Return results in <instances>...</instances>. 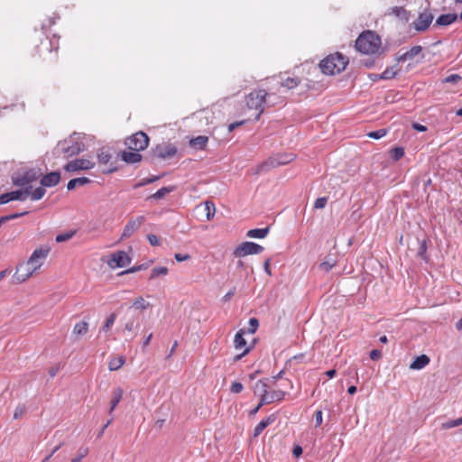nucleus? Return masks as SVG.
Listing matches in <instances>:
<instances>
[{
    "mask_svg": "<svg viewBox=\"0 0 462 462\" xmlns=\"http://www.w3.org/2000/svg\"><path fill=\"white\" fill-rule=\"evenodd\" d=\"M272 94L263 88L254 89L245 96V103L248 109H254L257 111L254 120L258 121L261 115L264 111V106L270 107L275 105L276 102H271Z\"/></svg>",
    "mask_w": 462,
    "mask_h": 462,
    "instance_id": "obj_1",
    "label": "nucleus"
},
{
    "mask_svg": "<svg viewBox=\"0 0 462 462\" xmlns=\"http://www.w3.org/2000/svg\"><path fill=\"white\" fill-rule=\"evenodd\" d=\"M85 150V143L78 140L77 133H73L69 138L58 142L53 150V154L56 157L62 156L64 159H69V157L79 154Z\"/></svg>",
    "mask_w": 462,
    "mask_h": 462,
    "instance_id": "obj_2",
    "label": "nucleus"
},
{
    "mask_svg": "<svg viewBox=\"0 0 462 462\" xmlns=\"http://www.w3.org/2000/svg\"><path fill=\"white\" fill-rule=\"evenodd\" d=\"M381 37L374 31H365L359 34L355 42L356 51L363 54H375L379 52Z\"/></svg>",
    "mask_w": 462,
    "mask_h": 462,
    "instance_id": "obj_3",
    "label": "nucleus"
},
{
    "mask_svg": "<svg viewBox=\"0 0 462 462\" xmlns=\"http://www.w3.org/2000/svg\"><path fill=\"white\" fill-rule=\"evenodd\" d=\"M348 61L349 60L346 55L337 51L321 60L319 67L323 74L332 76L345 70Z\"/></svg>",
    "mask_w": 462,
    "mask_h": 462,
    "instance_id": "obj_4",
    "label": "nucleus"
},
{
    "mask_svg": "<svg viewBox=\"0 0 462 462\" xmlns=\"http://www.w3.org/2000/svg\"><path fill=\"white\" fill-rule=\"evenodd\" d=\"M177 152L178 148L173 143L163 142L152 147L144 157V161L150 164H154L157 160L171 159Z\"/></svg>",
    "mask_w": 462,
    "mask_h": 462,
    "instance_id": "obj_5",
    "label": "nucleus"
},
{
    "mask_svg": "<svg viewBox=\"0 0 462 462\" xmlns=\"http://www.w3.org/2000/svg\"><path fill=\"white\" fill-rule=\"evenodd\" d=\"M59 43L56 35L53 34V39L48 37L41 41V43L36 46L35 51L40 58L45 60V56L49 55L51 61H56L58 59Z\"/></svg>",
    "mask_w": 462,
    "mask_h": 462,
    "instance_id": "obj_6",
    "label": "nucleus"
},
{
    "mask_svg": "<svg viewBox=\"0 0 462 462\" xmlns=\"http://www.w3.org/2000/svg\"><path fill=\"white\" fill-rule=\"evenodd\" d=\"M42 174L41 169L31 168L23 171V174L12 176V182L14 186L25 189L27 186H31L32 182L36 181Z\"/></svg>",
    "mask_w": 462,
    "mask_h": 462,
    "instance_id": "obj_7",
    "label": "nucleus"
},
{
    "mask_svg": "<svg viewBox=\"0 0 462 462\" xmlns=\"http://www.w3.org/2000/svg\"><path fill=\"white\" fill-rule=\"evenodd\" d=\"M149 142V136L144 132L139 131L127 137L125 141V144L129 150L141 152L148 147Z\"/></svg>",
    "mask_w": 462,
    "mask_h": 462,
    "instance_id": "obj_8",
    "label": "nucleus"
},
{
    "mask_svg": "<svg viewBox=\"0 0 462 462\" xmlns=\"http://www.w3.org/2000/svg\"><path fill=\"white\" fill-rule=\"evenodd\" d=\"M42 266V263L31 266L27 263H21L17 265L16 271L13 276V281L14 283H22L25 282L32 274Z\"/></svg>",
    "mask_w": 462,
    "mask_h": 462,
    "instance_id": "obj_9",
    "label": "nucleus"
},
{
    "mask_svg": "<svg viewBox=\"0 0 462 462\" xmlns=\"http://www.w3.org/2000/svg\"><path fill=\"white\" fill-rule=\"evenodd\" d=\"M264 248L254 242H243L233 252L235 257H245L249 254H261Z\"/></svg>",
    "mask_w": 462,
    "mask_h": 462,
    "instance_id": "obj_10",
    "label": "nucleus"
},
{
    "mask_svg": "<svg viewBox=\"0 0 462 462\" xmlns=\"http://www.w3.org/2000/svg\"><path fill=\"white\" fill-rule=\"evenodd\" d=\"M32 186H27L23 189H16L0 195V205L7 204L10 201L19 200L24 201L29 197Z\"/></svg>",
    "mask_w": 462,
    "mask_h": 462,
    "instance_id": "obj_11",
    "label": "nucleus"
},
{
    "mask_svg": "<svg viewBox=\"0 0 462 462\" xmlns=\"http://www.w3.org/2000/svg\"><path fill=\"white\" fill-rule=\"evenodd\" d=\"M434 19V15L429 9H425L419 14L417 19L412 23L413 28L417 32H425L428 30Z\"/></svg>",
    "mask_w": 462,
    "mask_h": 462,
    "instance_id": "obj_12",
    "label": "nucleus"
},
{
    "mask_svg": "<svg viewBox=\"0 0 462 462\" xmlns=\"http://www.w3.org/2000/svg\"><path fill=\"white\" fill-rule=\"evenodd\" d=\"M292 160L291 155L270 157L267 161L263 162L258 166L257 172L266 171L272 168H276L283 165Z\"/></svg>",
    "mask_w": 462,
    "mask_h": 462,
    "instance_id": "obj_13",
    "label": "nucleus"
},
{
    "mask_svg": "<svg viewBox=\"0 0 462 462\" xmlns=\"http://www.w3.org/2000/svg\"><path fill=\"white\" fill-rule=\"evenodd\" d=\"M132 258L125 251H116L111 254V259L108 261V265L115 268H122L128 265Z\"/></svg>",
    "mask_w": 462,
    "mask_h": 462,
    "instance_id": "obj_14",
    "label": "nucleus"
},
{
    "mask_svg": "<svg viewBox=\"0 0 462 462\" xmlns=\"http://www.w3.org/2000/svg\"><path fill=\"white\" fill-rule=\"evenodd\" d=\"M95 167V162L87 159H76L68 162L64 170L68 172H74L81 170H90Z\"/></svg>",
    "mask_w": 462,
    "mask_h": 462,
    "instance_id": "obj_15",
    "label": "nucleus"
},
{
    "mask_svg": "<svg viewBox=\"0 0 462 462\" xmlns=\"http://www.w3.org/2000/svg\"><path fill=\"white\" fill-rule=\"evenodd\" d=\"M144 221L145 217L143 216H139L134 219H130L124 227L121 239L130 237L136 230L140 228Z\"/></svg>",
    "mask_w": 462,
    "mask_h": 462,
    "instance_id": "obj_16",
    "label": "nucleus"
},
{
    "mask_svg": "<svg viewBox=\"0 0 462 462\" xmlns=\"http://www.w3.org/2000/svg\"><path fill=\"white\" fill-rule=\"evenodd\" d=\"M40 183L42 187L51 188L58 185L61 179V174L59 171L49 172L41 176Z\"/></svg>",
    "mask_w": 462,
    "mask_h": 462,
    "instance_id": "obj_17",
    "label": "nucleus"
},
{
    "mask_svg": "<svg viewBox=\"0 0 462 462\" xmlns=\"http://www.w3.org/2000/svg\"><path fill=\"white\" fill-rule=\"evenodd\" d=\"M285 395L286 393L282 390L273 391L271 393L267 391V393L260 399V406L280 402L284 399Z\"/></svg>",
    "mask_w": 462,
    "mask_h": 462,
    "instance_id": "obj_18",
    "label": "nucleus"
},
{
    "mask_svg": "<svg viewBox=\"0 0 462 462\" xmlns=\"http://www.w3.org/2000/svg\"><path fill=\"white\" fill-rule=\"evenodd\" d=\"M118 157L127 164H134L140 162L143 160V155L137 151H122L118 152Z\"/></svg>",
    "mask_w": 462,
    "mask_h": 462,
    "instance_id": "obj_19",
    "label": "nucleus"
},
{
    "mask_svg": "<svg viewBox=\"0 0 462 462\" xmlns=\"http://www.w3.org/2000/svg\"><path fill=\"white\" fill-rule=\"evenodd\" d=\"M49 253H50L49 247L37 248L33 251V253L32 254V255L30 256V258L28 259V261L26 263L33 267L34 265H37L38 263H41L40 260L45 259L48 256Z\"/></svg>",
    "mask_w": 462,
    "mask_h": 462,
    "instance_id": "obj_20",
    "label": "nucleus"
},
{
    "mask_svg": "<svg viewBox=\"0 0 462 462\" xmlns=\"http://www.w3.org/2000/svg\"><path fill=\"white\" fill-rule=\"evenodd\" d=\"M457 19H458V15L455 13L443 14H440L437 18L433 26L434 27L448 26V25L452 24L453 23H455Z\"/></svg>",
    "mask_w": 462,
    "mask_h": 462,
    "instance_id": "obj_21",
    "label": "nucleus"
},
{
    "mask_svg": "<svg viewBox=\"0 0 462 462\" xmlns=\"http://www.w3.org/2000/svg\"><path fill=\"white\" fill-rule=\"evenodd\" d=\"M281 81H280V88H285L286 91L294 89L298 86L300 85L301 79L299 77H287L283 78L282 75H280Z\"/></svg>",
    "mask_w": 462,
    "mask_h": 462,
    "instance_id": "obj_22",
    "label": "nucleus"
},
{
    "mask_svg": "<svg viewBox=\"0 0 462 462\" xmlns=\"http://www.w3.org/2000/svg\"><path fill=\"white\" fill-rule=\"evenodd\" d=\"M277 419V412L272 413L265 419L262 420L254 430V437H258L269 425L273 423Z\"/></svg>",
    "mask_w": 462,
    "mask_h": 462,
    "instance_id": "obj_23",
    "label": "nucleus"
},
{
    "mask_svg": "<svg viewBox=\"0 0 462 462\" xmlns=\"http://www.w3.org/2000/svg\"><path fill=\"white\" fill-rule=\"evenodd\" d=\"M430 362V357L425 354H421L414 357L412 362L410 364L409 368L411 370H420L424 368L426 365H428Z\"/></svg>",
    "mask_w": 462,
    "mask_h": 462,
    "instance_id": "obj_24",
    "label": "nucleus"
},
{
    "mask_svg": "<svg viewBox=\"0 0 462 462\" xmlns=\"http://www.w3.org/2000/svg\"><path fill=\"white\" fill-rule=\"evenodd\" d=\"M196 210L206 212L207 220H211L215 216L216 207L214 202L211 200H207L204 203L197 206Z\"/></svg>",
    "mask_w": 462,
    "mask_h": 462,
    "instance_id": "obj_25",
    "label": "nucleus"
},
{
    "mask_svg": "<svg viewBox=\"0 0 462 462\" xmlns=\"http://www.w3.org/2000/svg\"><path fill=\"white\" fill-rule=\"evenodd\" d=\"M390 14H394L401 21L407 23L410 19V12L402 6H393L390 9Z\"/></svg>",
    "mask_w": 462,
    "mask_h": 462,
    "instance_id": "obj_26",
    "label": "nucleus"
},
{
    "mask_svg": "<svg viewBox=\"0 0 462 462\" xmlns=\"http://www.w3.org/2000/svg\"><path fill=\"white\" fill-rule=\"evenodd\" d=\"M208 142V137L205 135H199L189 141V145L197 150H205Z\"/></svg>",
    "mask_w": 462,
    "mask_h": 462,
    "instance_id": "obj_27",
    "label": "nucleus"
},
{
    "mask_svg": "<svg viewBox=\"0 0 462 462\" xmlns=\"http://www.w3.org/2000/svg\"><path fill=\"white\" fill-rule=\"evenodd\" d=\"M123 394H124V391L121 387H116L113 390L112 399L110 401L109 413H112V411L118 405V403L122 400Z\"/></svg>",
    "mask_w": 462,
    "mask_h": 462,
    "instance_id": "obj_28",
    "label": "nucleus"
},
{
    "mask_svg": "<svg viewBox=\"0 0 462 462\" xmlns=\"http://www.w3.org/2000/svg\"><path fill=\"white\" fill-rule=\"evenodd\" d=\"M266 381H269L268 378L259 380L254 385V393L255 395H259L261 398L267 393L269 385Z\"/></svg>",
    "mask_w": 462,
    "mask_h": 462,
    "instance_id": "obj_29",
    "label": "nucleus"
},
{
    "mask_svg": "<svg viewBox=\"0 0 462 462\" xmlns=\"http://www.w3.org/2000/svg\"><path fill=\"white\" fill-rule=\"evenodd\" d=\"M97 161L99 164L106 165L112 159V154L109 152V148L101 147L97 151Z\"/></svg>",
    "mask_w": 462,
    "mask_h": 462,
    "instance_id": "obj_30",
    "label": "nucleus"
},
{
    "mask_svg": "<svg viewBox=\"0 0 462 462\" xmlns=\"http://www.w3.org/2000/svg\"><path fill=\"white\" fill-rule=\"evenodd\" d=\"M91 182H92V180L90 179H88V177L74 178V179H71L67 183V189H68V190H73L78 186H84V185L89 184Z\"/></svg>",
    "mask_w": 462,
    "mask_h": 462,
    "instance_id": "obj_31",
    "label": "nucleus"
},
{
    "mask_svg": "<svg viewBox=\"0 0 462 462\" xmlns=\"http://www.w3.org/2000/svg\"><path fill=\"white\" fill-rule=\"evenodd\" d=\"M270 232V226L264 228H254L247 231L246 236L251 238H264Z\"/></svg>",
    "mask_w": 462,
    "mask_h": 462,
    "instance_id": "obj_32",
    "label": "nucleus"
},
{
    "mask_svg": "<svg viewBox=\"0 0 462 462\" xmlns=\"http://www.w3.org/2000/svg\"><path fill=\"white\" fill-rule=\"evenodd\" d=\"M176 189L175 186H167V187H162L160 189H158L155 193L152 194L151 196H149L147 198V199H163L167 194L174 191Z\"/></svg>",
    "mask_w": 462,
    "mask_h": 462,
    "instance_id": "obj_33",
    "label": "nucleus"
},
{
    "mask_svg": "<svg viewBox=\"0 0 462 462\" xmlns=\"http://www.w3.org/2000/svg\"><path fill=\"white\" fill-rule=\"evenodd\" d=\"M418 242H419L420 245H419V248L417 251V256L419 258H420L421 260H423L424 262L428 263L429 256L427 254V249H428L427 240L426 239L420 240L418 238Z\"/></svg>",
    "mask_w": 462,
    "mask_h": 462,
    "instance_id": "obj_34",
    "label": "nucleus"
},
{
    "mask_svg": "<svg viewBox=\"0 0 462 462\" xmlns=\"http://www.w3.org/2000/svg\"><path fill=\"white\" fill-rule=\"evenodd\" d=\"M245 334V331L243 328L236 332V334L235 336V339H234V345L236 349L247 347L246 340L244 337Z\"/></svg>",
    "mask_w": 462,
    "mask_h": 462,
    "instance_id": "obj_35",
    "label": "nucleus"
},
{
    "mask_svg": "<svg viewBox=\"0 0 462 462\" xmlns=\"http://www.w3.org/2000/svg\"><path fill=\"white\" fill-rule=\"evenodd\" d=\"M125 363V357L119 356L118 357H113L108 363V369L110 371L118 370Z\"/></svg>",
    "mask_w": 462,
    "mask_h": 462,
    "instance_id": "obj_36",
    "label": "nucleus"
},
{
    "mask_svg": "<svg viewBox=\"0 0 462 462\" xmlns=\"http://www.w3.org/2000/svg\"><path fill=\"white\" fill-rule=\"evenodd\" d=\"M337 263V261L330 255L327 256L325 260L319 263V267L324 272H329Z\"/></svg>",
    "mask_w": 462,
    "mask_h": 462,
    "instance_id": "obj_37",
    "label": "nucleus"
},
{
    "mask_svg": "<svg viewBox=\"0 0 462 462\" xmlns=\"http://www.w3.org/2000/svg\"><path fill=\"white\" fill-rule=\"evenodd\" d=\"M165 175H166V173L163 172L161 175L152 176L150 178H144L140 182L134 184V189H138L140 187H143V186H145L148 184H152V183L159 180L161 178L164 177Z\"/></svg>",
    "mask_w": 462,
    "mask_h": 462,
    "instance_id": "obj_38",
    "label": "nucleus"
},
{
    "mask_svg": "<svg viewBox=\"0 0 462 462\" xmlns=\"http://www.w3.org/2000/svg\"><path fill=\"white\" fill-rule=\"evenodd\" d=\"M404 148L402 146H396L390 150L391 158L393 162H398L404 156Z\"/></svg>",
    "mask_w": 462,
    "mask_h": 462,
    "instance_id": "obj_39",
    "label": "nucleus"
},
{
    "mask_svg": "<svg viewBox=\"0 0 462 462\" xmlns=\"http://www.w3.org/2000/svg\"><path fill=\"white\" fill-rule=\"evenodd\" d=\"M45 187H37L34 190L32 189H31V193H29V196L32 200H40L43 198V196L46 193V190L44 189Z\"/></svg>",
    "mask_w": 462,
    "mask_h": 462,
    "instance_id": "obj_40",
    "label": "nucleus"
},
{
    "mask_svg": "<svg viewBox=\"0 0 462 462\" xmlns=\"http://www.w3.org/2000/svg\"><path fill=\"white\" fill-rule=\"evenodd\" d=\"M29 214V211H23V212H19V213H13V214H10V215H5V216H3V217H0V226L9 221V220H13V219H16V218H19L21 217H23V216H26Z\"/></svg>",
    "mask_w": 462,
    "mask_h": 462,
    "instance_id": "obj_41",
    "label": "nucleus"
},
{
    "mask_svg": "<svg viewBox=\"0 0 462 462\" xmlns=\"http://www.w3.org/2000/svg\"><path fill=\"white\" fill-rule=\"evenodd\" d=\"M88 324L86 321L79 322L75 325L73 332L78 336H83L88 332Z\"/></svg>",
    "mask_w": 462,
    "mask_h": 462,
    "instance_id": "obj_42",
    "label": "nucleus"
},
{
    "mask_svg": "<svg viewBox=\"0 0 462 462\" xmlns=\"http://www.w3.org/2000/svg\"><path fill=\"white\" fill-rule=\"evenodd\" d=\"M168 273H169V270L165 266L154 267L152 270L149 280H153V279L157 278L159 275H166V274H168Z\"/></svg>",
    "mask_w": 462,
    "mask_h": 462,
    "instance_id": "obj_43",
    "label": "nucleus"
},
{
    "mask_svg": "<svg viewBox=\"0 0 462 462\" xmlns=\"http://www.w3.org/2000/svg\"><path fill=\"white\" fill-rule=\"evenodd\" d=\"M133 307L137 310H143L150 307V303L147 302L143 297H137L133 303Z\"/></svg>",
    "mask_w": 462,
    "mask_h": 462,
    "instance_id": "obj_44",
    "label": "nucleus"
},
{
    "mask_svg": "<svg viewBox=\"0 0 462 462\" xmlns=\"http://www.w3.org/2000/svg\"><path fill=\"white\" fill-rule=\"evenodd\" d=\"M149 267V263H142L136 266H133L131 268H128L127 270L123 271L119 273V275L128 274V273H134L142 270H145Z\"/></svg>",
    "mask_w": 462,
    "mask_h": 462,
    "instance_id": "obj_45",
    "label": "nucleus"
},
{
    "mask_svg": "<svg viewBox=\"0 0 462 462\" xmlns=\"http://www.w3.org/2000/svg\"><path fill=\"white\" fill-rule=\"evenodd\" d=\"M75 234H76L75 230L61 233V234H59L56 236L55 240L57 243H62V242L71 239L75 236Z\"/></svg>",
    "mask_w": 462,
    "mask_h": 462,
    "instance_id": "obj_46",
    "label": "nucleus"
},
{
    "mask_svg": "<svg viewBox=\"0 0 462 462\" xmlns=\"http://www.w3.org/2000/svg\"><path fill=\"white\" fill-rule=\"evenodd\" d=\"M386 134H387V130L384 128H381L379 130L372 131V132L368 133L367 136L372 139L378 140V139L383 137L384 135H386Z\"/></svg>",
    "mask_w": 462,
    "mask_h": 462,
    "instance_id": "obj_47",
    "label": "nucleus"
},
{
    "mask_svg": "<svg viewBox=\"0 0 462 462\" xmlns=\"http://www.w3.org/2000/svg\"><path fill=\"white\" fill-rule=\"evenodd\" d=\"M462 425L461 418L457 420H450L447 422L442 423L441 428L444 430H448L454 427H458Z\"/></svg>",
    "mask_w": 462,
    "mask_h": 462,
    "instance_id": "obj_48",
    "label": "nucleus"
},
{
    "mask_svg": "<svg viewBox=\"0 0 462 462\" xmlns=\"http://www.w3.org/2000/svg\"><path fill=\"white\" fill-rule=\"evenodd\" d=\"M116 313H111L109 315V317L106 319L104 326L102 327L101 330L102 331H107L114 324L115 320H116Z\"/></svg>",
    "mask_w": 462,
    "mask_h": 462,
    "instance_id": "obj_49",
    "label": "nucleus"
},
{
    "mask_svg": "<svg viewBox=\"0 0 462 462\" xmlns=\"http://www.w3.org/2000/svg\"><path fill=\"white\" fill-rule=\"evenodd\" d=\"M381 74L383 76V79L387 80V79H392L395 78V76L397 75V71L393 70V67H388Z\"/></svg>",
    "mask_w": 462,
    "mask_h": 462,
    "instance_id": "obj_50",
    "label": "nucleus"
},
{
    "mask_svg": "<svg viewBox=\"0 0 462 462\" xmlns=\"http://www.w3.org/2000/svg\"><path fill=\"white\" fill-rule=\"evenodd\" d=\"M248 333L254 334L259 327V320L256 318H251L249 319Z\"/></svg>",
    "mask_w": 462,
    "mask_h": 462,
    "instance_id": "obj_51",
    "label": "nucleus"
},
{
    "mask_svg": "<svg viewBox=\"0 0 462 462\" xmlns=\"http://www.w3.org/2000/svg\"><path fill=\"white\" fill-rule=\"evenodd\" d=\"M407 52L410 59L412 60L422 52V47L420 45L412 46Z\"/></svg>",
    "mask_w": 462,
    "mask_h": 462,
    "instance_id": "obj_52",
    "label": "nucleus"
},
{
    "mask_svg": "<svg viewBox=\"0 0 462 462\" xmlns=\"http://www.w3.org/2000/svg\"><path fill=\"white\" fill-rule=\"evenodd\" d=\"M60 16L57 15V16H53V17H49L48 19V23H42V30L44 32V33H47L48 32V30L53 25L56 23V20L59 19Z\"/></svg>",
    "mask_w": 462,
    "mask_h": 462,
    "instance_id": "obj_53",
    "label": "nucleus"
},
{
    "mask_svg": "<svg viewBox=\"0 0 462 462\" xmlns=\"http://www.w3.org/2000/svg\"><path fill=\"white\" fill-rule=\"evenodd\" d=\"M459 80H461V77H460L458 74H451V75H448V77H446V78L443 79V82H444V83L456 84V83H457Z\"/></svg>",
    "mask_w": 462,
    "mask_h": 462,
    "instance_id": "obj_54",
    "label": "nucleus"
},
{
    "mask_svg": "<svg viewBox=\"0 0 462 462\" xmlns=\"http://www.w3.org/2000/svg\"><path fill=\"white\" fill-rule=\"evenodd\" d=\"M328 203L326 197L318 198L314 202V208H324Z\"/></svg>",
    "mask_w": 462,
    "mask_h": 462,
    "instance_id": "obj_55",
    "label": "nucleus"
},
{
    "mask_svg": "<svg viewBox=\"0 0 462 462\" xmlns=\"http://www.w3.org/2000/svg\"><path fill=\"white\" fill-rule=\"evenodd\" d=\"M26 411V406L24 404L18 405L14 411V418H21Z\"/></svg>",
    "mask_w": 462,
    "mask_h": 462,
    "instance_id": "obj_56",
    "label": "nucleus"
},
{
    "mask_svg": "<svg viewBox=\"0 0 462 462\" xmlns=\"http://www.w3.org/2000/svg\"><path fill=\"white\" fill-rule=\"evenodd\" d=\"M243 384L236 381L233 382V383L230 386V392L233 393H239L243 391Z\"/></svg>",
    "mask_w": 462,
    "mask_h": 462,
    "instance_id": "obj_57",
    "label": "nucleus"
},
{
    "mask_svg": "<svg viewBox=\"0 0 462 462\" xmlns=\"http://www.w3.org/2000/svg\"><path fill=\"white\" fill-rule=\"evenodd\" d=\"M118 167L116 165V162H112L106 169L103 170L104 174H111L118 171Z\"/></svg>",
    "mask_w": 462,
    "mask_h": 462,
    "instance_id": "obj_58",
    "label": "nucleus"
},
{
    "mask_svg": "<svg viewBox=\"0 0 462 462\" xmlns=\"http://www.w3.org/2000/svg\"><path fill=\"white\" fill-rule=\"evenodd\" d=\"M147 239H148L150 245L152 246H157L160 245L159 238L153 234L147 235Z\"/></svg>",
    "mask_w": 462,
    "mask_h": 462,
    "instance_id": "obj_59",
    "label": "nucleus"
},
{
    "mask_svg": "<svg viewBox=\"0 0 462 462\" xmlns=\"http://www.w3.org/2000/svg\"><path fill=\"white\" fill-rule=\"evenodd\" d=\"M315 427H319L321 425L323 418H322V411L320 410L316 411L315 412Z\"/></svg>",
    "mask_w": 462,
    "mask_h": 462,
    "instance_id": "obj_60",
    "label": "nucleus"
},
{
    "mask_svg": "<svg viewBox=\"0 0 462 462\" xmlns=\"http://www.w3.org/2000/svg\"><path fill=\"white\" fill-rule=\"evenodd\" d=\"M174 258L177 262H184L190 259V255L189 254L177 253L175 254Z\"/></svg>",
    "mask_w": 462,
    "mask_h": 462,
    "instance_id": "obj_61",
    "label": "nucleus"
},
{
    "mask_svg": "<svg viewBox=\"0 0 462 462\" xmlns=\"http://www.w3.org/2000/svg\"><path fill=\"white\" fill-rule=\"evenodd\" d=\"M370 358L374 361L379 360L382 357V352L378 349H373L370 352Z\"/></svg>",
    "mask_w": 462,
    "mask_h": 462,
    "instance_id": "obj_62",
    "label": "nucleus"
},
{
    "mask_svg": "<svg viewBox=\"0 0 462 462\" xmlns=\"http://www.w3.org/2000/svg\"><path fill=\"white\" fill-rule=\"evenodd\" d=\"M411 127L418 132H426L427 126L417 122H413Z\"/></svg>",
    "mask_w": 462,
    "mask_h": 462,
    "instance_id": "obj_63",
    "label": "nucleus"
},
{
    "mask_svg": "<svg viewBox=\"0 0 462 462\" xmlns=\"http://www.w3.org/2000/svg\"><path fill=\"white\" fill-rule=\"evenodd\" d=\"M362 64L365 68L371 69V68H373L375 65V60H374V59L368 58V59H365V60H362Z\"/></svg>",
    "mask_w": 462,
    "mask_h": 462,
    "instance_id": "obj_64",
    "label": "nucleus"
}]
</instances>
